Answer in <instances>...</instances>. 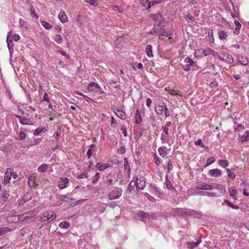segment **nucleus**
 <instances>
[{
	"label": "nucleus",
	"instance_id": "obj_24",
	"mask_svg": "<svg viewBox=\"0 0 249 249\" xmlns=\"http://www.w3.org/2000/svg\"><path fill=\"white\" fill-rule=\"evenodd\" d=\"M109 166L108 163H101L97 162L96 164V167L100 171H103L107 169Z\"/></svg>",
	"mask_w": 249,
	"mask_h": 249
},
{
	"label": "nucleus",
	"instance_id": "obj_12",
	"mask_svg": "<svg viewBox=\"0 0 249 249\" xmlns=\"http://www.w3.org/2000/svg\"><path fill=\"white\" fill-rule=\"evenodd\" d=\"M160 140L162 143H167L169 146H171L174 142L173 141L170 140L168 134H161Z\"/></svg>",
	"mask_w": 249,
	"mask_h": 249
},
{
	"label": "nucleus",
	"instance_id": "obj_6",
	"mask_svg": "<svg viewBox=\"0 0 249 249\" xmlns=\"http://www.w3.org/2000/svg\"><path fill=\"white\" fill-rule=\"evenodd\" d=\"M135 184L137 191L138 189L142 190L145 186V181L144 178L141 175H138L135 181H134Z\"/></svg>",
	"mask_w": 249,
	"mask_h": 249
},
{
	"label": "nucleus",
	"instance_id": "obj_23",
	"mask_svg": "<svg viewBox=\"0 0 249 249\" xmlns=\"http://www.w3.org/2000/svg\"><path fill=\"white\" fill-rule=\"evenodd\" d=\"M142 117L140 113V111L138 109L136 111L135 114V123L137 124H139L142 122Z\"/></svg>",
	"mask_w": 249,
	"mask_h": 249
},
{
	"label": "nucleus",
	"instance_id": "obj_33",
	"mask_svg": "<svg viewBox=\"0 0 249 249\" xmlns=\"http://www.w3.org/2000/svg\"><path fill=\"white\" fill-rule=\"evenodd\" d=\"M140 3L145 7L146 10L150 8V1L148 0H141Z\"/></svg>",
	"mask_w": 249,
	"mask_h": 249
},
{
	"label": "nucleus",
	"instance_id": "obj_53",
	"mask_svg": "<svg viewBox=\"0 0 249 249\" xmlns=\"http://www.w3.org/2000/svg\"><path fill=\"white\" fill-rule=\"evenodd\" d=\"M231 72L232 73V75L233 76V77L236 80H239L240 78H241V76H240V74H236V72L235 71V70H231Z\"/></svg>",
	"mask_w": 249,
	"mask_h": 249
},
{
	"label": "nucleus",
	"instance_id": "obj_45",
	"mask_svg": "<svg viewBox=\"0 0 249 249\" xmlns=\"http://www.w3.org/2000/svg\"><path fill=\"white\" fill-rule=\"evenodd\" d=\"M44 127L40 126L36 129L34 132V136H38L39 135V134L44 130Z\"/></svg>",
	"mask_w": 249,
	"mask_h": 249
},
{
	"label": "nucleus",
	"instance_id": "obj_57",
	"mask_svg": "<svg viewBox=\"0 0 249 249\" xmlns=\"http://www.w3.org/2000/svg\"><path fill=\"white\" fill-rule=\"evenodd\" d=\"M215 55H217L218 59L223 62H225V60H226L225 57V54H223V55L220 54L218 55L217 53L215 52Z\"/></svg>",
	"mask_w": 249,
	"mask_h": 249
},
{
	"label": "nucleus",
	"instance_id": "obj_61",
	"mask_svg": "<svg viewBox=\"0 0 249 249\" xmlns=\"http://www.w3.org/2000/svg\"><path fill=\"white\" fill-rule=\"evenodd\" d=\"M43 100L44 101H46V102H47L48 103H50V101L49 100V96H48V95L47 92H45L44 94L43 97Z\"/></svg>",
	"mask_w": 249,
	"mask_h": 249
},
{
	"label": "nucleus",
	"instance_id": "obj_44",
	"mask_svg": "<svg viewBox=\"0 0 249 249\" xmlns=\"http://www.w3.org/2000/svg\"><path fill=\"white\" fill-rule=\"evenodd\" d=\"M6 41L7 43V46L9 50L10 51L11 50H12L13 48V43L12 39H9V35L7 36Z\"/></svg>",
	"mask_w": 249,
	"mask_h": 249
},
{
	"label": "nucleus",
	"instance_id": "obj_50",
	"mask_svg": "<svg viewBox=\"0 0 249 249\" xmlns=\"http://www.w3.org/2000/svg\"><path fill=\"white\" fill-rule=\"evenodd\" d=\"M215 159L213 157L209 158L207 160V163H206V164L205 165V167H206V166H209L210 164H212L215 161Z\"/></svg>",
	"mask_w": 249,
	"mask_h": 249
},
{
	"label": "nucleus",
	"instance_id": "obj_49",
	"mask_svg": "<svg viewBox=\"0 0 249 249\" xmlns=\"http://www.w3.org/2000/svg\"><path fill=\"white\" fill-rule=\"evenodd\" d=\"M99 178H100V173L97 172L92 177V182L94 184L96 183L98 181Z\"/></svg>",
	"mask_w": 249,
	"mask_h": 249
},
{
	"label": "nucleus",
	"instance_id": "obj_10",
	"mask_svg": "<svg viewBox=\"0 0 249 249\" xmlns=\"http://www.w3.org/2000/svg\"><path fill=\"white\" fill-rule=\"evenodd\" d=\"M15 116L18 119L19 123L22 125H33L32 121L25 116H22L19 115H15Z\"/></svg>",
	"mask_w": 249,
	"mask_h": 249
},
{
	"label": "nucleus",
	"instance_id": "obj_59",
	"mask_svg": "<svg viewBox=\"0 0 249 249\" xmlns=\"http://www.w3.org/2000/svg\"><path fill=\"white\" fill-rule=\"evenodd\" d=\"M12 40H14L15 41H18L20 39V36L18 34H14L12 36Z\"/></svg>",
	"mask_w": 249,
	"mask_h": 249
},
{
	"label": "nucleus",
	"instance_id": "obj_16",
	"mask_svg": "<svg viewBox=\"0 0 249 249\" xmlns=\"http://www.w3.org/2000/svg\"><path fill=\"white\" fill-rule=\"evenodd\" d=\"M228 191L230 196L234 200H237L238 193L236 189L234 187L231 186L228 188Z\"/></svg>",
	"mask_w": 249,
	"mask_h": 249
},
{
	"label": "nucleus",
	"instance_id": "obj_5",
	"mask_svg": "<svg viewBox=\"0 0 249 249\" xmlns=\"http://www.w3.org/2000/svg\"><path fill=\"white\" fill-rule=\"evenodd\" d=\"M56 217V214L53 211L44 212L40 217L39 220L42 222L47 221H52Z\"/></svg>",
	"mask_w": 249,
	"mask_h": 249
},
{
	"label": "nucleus",
	"instance_id": "obj_54",
	"mask_svg": "<svg viewBox=\"0 0 249 249\" xmlns=\"http://www.w3.org/2000/svg\"><path fill=\"white\" fill-rule=\"evenodd\" d=\"M117 153L119 154H124L125 152V148L124 146H121L117 149Z\"/></svg>",
	"mask_w": 249,
	"mask_h": 249
},
{
	"label": "nucleus",
	"instance_id": "obj_15",
	"mask_svg": "<svg viewBox=\"0 0 249 249\" xmlns=\"http://www.w3.org/2000/svg\"><path fill=\"white\" fill-rule=\"evenodd\" d=\"M209 174L211 177H219L221 175L222 171L219 169L215 168L210 170L209 171Z\"/></svg>",
	"mask_w": 249,
	"mask_h": 249
},
{
	"label": "nucleus",
	"instance_id": "obj_43",
	"mask_svg": "<svg viewBox=\"0 0 249 249\" xmlns=\"http://www.w3.org/2000/svg\"><path fill=\"white\" fill-rule=\"evenodd\" d=\"M30 14L32 17H34L36 18H38V16L36 13L35 9L33 6H31V7L30 8Z\"/></svg>",
	"mask_w": 249,
	"mask_h": 249
},
{
	"label": "nucleus",
	"instance_id": "obj_52",
	"mask_svg": "<svg viewBox=\"0 0 249 249\" xmlns=\"http://www.w3.org/2000/svg\"><path fill=\"white\" fill-rule=\"evenodd\" d=\"M85 1L93 6H96L98 5L97 0H85Z\"/></svg>",
	"mask_w": 249,
	"mask_h": 249
},
{
	"label": "nucleus",
	"instance_id": "obj_40",
	"mask_svg": "<svg viewBox=\"0 0 249 249\" xmlns=\"http://www.w3.org/2000/svg\"><path fill=\"white\" fill-rule=\"evenodd\" d=\"M218 37L220 39L224 40L227 38V34L225 31H224L223 30L220 31L218 32Z\"/></svg>",
	"mask_w": 249,
	"mask_h": 249
},
{
	"label": "nucleus",
	"instance_id": "obj_17",
	"mask_svg": "<svg viewBox=\"0 0 249 249\" xmlns=\"http://www.w3.org/2000/svg\"><path fill=\"white\" fill-rule=\"evenodd\" d=\"M58 17L62 23H65L68 21V18L66 14L62 10H60V13L58 15Z\"/></svg>",
	"mask_w": 249,
	"mask_h": 249
},
{
	"label": "nucleus",
	"instance_id": "obj_9",
	"mask_svg": "<svg viewBox=\"0 0 249 249\" xmlns=\"http://www.w3.org/2000/svg\"><path fill=\"white\" fill-rule=\"evenodd\" d=\"M150 16L155 22L154 25L160 26L164 22L165 19L160 14H151Z\"/></svg>",
	"mask_w": 249,
	"mask_h": 249
},
{
	"label": "nucleus",
	"instance_id": "obj_39",
	"mask_svg": "<svg viewBox=\"0 0 249 249\" xmlns=\"http://www.w3.org/2000/svg\"><path fill=\"white\" fill-rule=\"evenodd\" d=\"M41 23L42 26L44 28H45L46 29L50 30V29H52L53 27L50 23H49V22H48L46 21H44V20L41 21Z\"/></svg>",
	"mask_w": 249,
	"mask_h": 249
},
{
	"label": "nucleus",
	"instance_id": "obj_26",
	"mask_svg": "<svg viewBox=\"0 0 249 249\" xmlns=\"http://www.w3.org/2000/svg\"><path fill=\"white\" fill-rule=\"evenodd\" d=\"M9 168L6 169L4 177V181L6 183H9L10 182L11 179V177L9 172Z\"/></svg>",
	"mask_w": 249,
	"mask_h": 249
},
{
	"label": "nucleus",
	"instance_id": "obj_8",
	"mask_svg": "<svg viewBox=\"0 0 249 249\" xmlns=\"http://www.w3.org/2000/svg\"><path fill=\"white\" fill-rule=\"evenodd\" d=\"M122 194V189L120 188H114L109 194V198L111 200L119 198Z\"/></svg>",
	"mask_w": 249,
	"mask_h": 249
},
{
	"label": "nucleus",
	"instance_id": "obj_48",
	"mask_svg": "<svg viewBox=\"0 0 249 249\" xmlns=\"http://www.w3.org/2000/svg\"><path fill=\"white\" fill-rule=\"evenodd\" d=\"M136 186L134 182V181L131 180L128 185V190L130 192H132L134 190V186Z\"/></svg>",
	"mask_w": 249,
	"mask_h": 249
},
{
	"label": "nucleus",
	"instance_id": "obj_7",
	"mask_svg": "<svg viewBox=\"0 0 249 249\" xmlns=\"http://www.w3.org/2000/svg\"><path fill=\"white\" fill-rule=\"evenodd\" d=\"M70 185V181L68 178L61 177L59 178L57 182V187L60 190L64 189Z\"/></svg>",
	"mask_w": 249,
	"mask_h": 249
},
{
	"label": "nucleus",
	"instance_id": "obj_55",
	"mask_svg": "<svg viewBox=\"0 0 249 249\" xmlns=\"http://www.w3.org/2000/svg\"><path fill=\"white\" fill-rule=\"evenodd\" d=\"M195 144L196 145L200 146L202 148H204L205 147L204 145L202 143V141L201 139H199L196 141L195 142Z\"/></svg>",
	"mask_w": 249,
	"mask_h": 249
},
{
	"label": "nucleus",
	"instance_id": "obj_64",
	"mask_svg": "<svg viewBox=\"0 0 249 249\" xmlns=\"http://www.w3.org/2000/svg\"><path fill=\"white\" fill-rule=\"evenodd\" d=\"M19 137L20 140H23L26 138V134H25L24 132L21 131L19 134Z\"/></svg>",
	"mask_w": 249,
	"mask_h": 249
},
{
	"label": "nucleus",
	"instance_id": "obj_56",
	"mask_svg": "<svg viewBox=\"0 0 249 249\" xmlns=\"http://www.w3.org/2000/svg\"><path fill=\"white\" fill-rule=\"evenodd\" d=\"M205 195L210 197H218L219 195H218L216 193L214 192H205Z\"/></svg>",
	"mask_w": 249,
	"mask_h": 249
},
{
	"label": "nucleus",
	"instance_id": "obj_37",
	"mask_svg": "<svg viewBox=\"0 0 249 249\" xmlns=\"http://www.w3.org/2000/svg\"><path fill=\"white\" fill-rule=\"evenodd\" d=\"M208 37L209 40L211 43H214V38L213 37V32L212 30H209L208 31Z\"/></svg>",
	"mask_w": 249,
	"mask_h": 249
},
{
	"label": "nucleus",
	"instance_id": "obj_30",
	"mask_svg": "<svg viewBox=\"0 0 249 249\" xmlns=\"http://www.w3.org/2000/svg\"><path fill=\"white\" fill-rule=\"evenodd\" d=\"M215 189L218 190L221 194H224L226 191L225 187L220 184H216Z\"/></svg>",
	"mask_w": 249,
	"mask_h": 249
},
{
	"label": "nucleus",
	"instance_id": "obj_21",
	"mask_svg": "<svg viewBox=\"0 0 249 249\" xmlns=\"http://www.w3.org/2000/svg\"><path fill=\"white\" fill-rule=\"evenodd\" d=\"M115 114L118 117L122 120H124L126 117L125 112L121 109H117L115 112Z\"/></svg>",
	"mask_w": 249,
	"mask_h": 249
},
{
	"label": "nucleus",
	"instance_id": "obj_63",
	"mask_svg": "<svg viewBox=\"0 0 249 249\" xmlns=\"http://www.w3.org/2000/svg\"><path fill=\"white\" fill-rule=\"evenodd\" d=\"M58 52L68 59H69L70 57V56L65 52L61 50H58Z\"/></svg>",
	"mask_w": 249,
	"mask_h": 249
},
{
	"label": "nucleus",
	"instance_id": "obj_20",
	"mask_svg": "<svg viewBox=\"0 0 249 249\" xmlns=\"http://www.w3.org/2000/svg\"><path fill=\"white\" fill-rule=\"evenodd\" d=\"M94 89H100L101 87L99 86V84L94 83V82L90 83L88 84V89L89 91H93Z\"/></svg>",
	"mask_w": 249,
	"mask_h": 249
},
{
	"label": "nucleus",
	"instance_id": "obj_58",
	"mask_svg": "<svg viewBox=\"0 0 249 249\" xmlns=\"http://www.w3.org/2000/svg\"><path fill=\"white\" fill-rule=\"evenodd\" d=\"M167 172L169 173H170V171L173 168V165H172V162L170 160H169L168 161V163L167 164Z\"/></svg>",
	"mask_w": 249,
	"mask_h": 249
},
{
	"label": "nucleus",
	"instance_id": "obj_60",
	"mask_svg": "<svg viewBox=\"0 0 249 249\" xmlns=\"http://www.w3.org/2000/svg\"><path fill=\"white\" fill-rule=\"evenodd\" d=\"M161 129L163 132V133H162V134H168L169 128L167 126H163L162 127Z\"/></svg>",
	"mask_w": 249,
	"mask_h": 249
},
{
	"label": "nucleus",
	"instance_id": "obj_29",
	"mask_svg": "<svg viewBox=\"0 0 249 249\" xmlns=\"http://www.w3.org/2000/svg\"><path fill=\"white\" fill-rule=\"evenodd\" d=\"M218 164L223 168H226L229 166V161L226 160H219L217 161Z\"/></svg>",
	"mask_w": 249,
	"mask_h": 249
},
{
	"label": "nucleus",
	"instance_id": "obj_1",
	"mask_svg": "<svg viewBox=\"0 0 249 249\" xmlns=\"http://www.w3.org/2000/svg\"><path fill=\"white\" fill-rule=\"evenodd\" d=\"M150 33L151 35H155L159 36H170L173 34L172 31L166 29L165 28L157 25H154L150 30Z\"/></svg>",
	"mask_w": 249,
	"mask_h": 249
},
{
	"label": "nucleus",
	"instance_id": "obj_27",
	"mask_svg": "<svg viewBox=\"0 0 249 249\" xmlns=\"http://www.w3.org/2000/svg\"><path fill=\"white\" fill-rule=\"evenodd\" d=\"M48 164L46 163H43L38 167L37 170L38 172L43 173L46 172L47 170L48 169Z\"/></svg>",
	"mask_w": 249,
	"mask_h": 249
},
{
	"label": "nucleus",
	"instance_id": "obj_34",
	"mask_svg": "<svg viewBox=\"0 0 249 249\" xmlns=\"http://www.w3.org/2000/svg\"><path fill=\"white\" fill-rule=\"evenodd\" d=\"M59 226L61 229H67L70 227V223L68 221H63L59 224Z\"/></svg>",
	"mask_w": 249,
	"mask_h": 249
},
{
	"label": "nucleus",
	"instance_id": "obj_19",
	"mask_svg": "<svg viewBox=\"0 0 249 249\" xmlns=\"http://www.w3.org/2000/svg\"><path fill=\"white\" fill-rule=\"evenodd\" d=\"M166 106L157 105L155 107V109L156 112L160 115H162L164 113V110Z\"/></svg>",
	"mask_w": 249,
	"mask_h": 249
},
{
	"label": "nucleus",
	"instance_id": "obj_4",
	"mask_svg": "<svg viewBox=\"0 0 249 249\" xmlns=\"http://www.w3.org/2000/svg\"><path fill=\"white\" fill-rule=\"evenodd\" d=\"M177 212L178 213H180L181 214H182L183 215L187 216H193L194 217H199L201 216L200 213L192 209H189L187 208H179L178 209Z\"/></svg>",
	"mask_w": 249,
	"mask_h": 249
},
{
	"label": "nucleus",
	"instance_id": "obj_62",
	"mask_svg": "<svg viewBox=\"0 0 249 249\" xmlns=\"http://www.w3.org/2000/svg\"><path fill=\"white\" fill-rule=\"evenodd\" d=\"M9 172L11 177H12L16 179L18 177V175L16 172H12L11 170L9 169Z\"/></svg>",
	"mask_w": 249,
	"mask_h": 249
},
{
	"label": "nucleus",
	"instance_id": "obj_25",
	"mask_svg": "<svg viewBox=\"0 0 249 249\" xmlns=\"http://www.w3.org/2000/svg\"><path fill=\"white\" fill-rule=\"evenodd\" d=\"M164 186H165L166 188L169 190H170L171 189H175V188L172 186L170 181L168 180V175L167 174L165 176V180L164 182Z\"/></svg>",
	"mask_w": 249,
	"mask_h": 249
},
{
	"label": "nucleus",
	"instance_id": "obj_3",
	"mask_svg": "<svg viewBox=\"0 0 249 249\" xmlns=\"http://www.w3.org/2000/svg\"><path fill=\"white\" fill-rule=\"evenodd\" d=\"M184 62L185 63V65L183 66V69L185 71L193 70V69L197 67L196 62L189 57L185 58L184 60Z\"/></svg>",
	"mask_w": 249,
	"mask_h": 249
},
{
	"label": "nucleus",
	"instance_id": "obj_22",
	"mask_svg": "<svg viewBox=\"0 0 249 249\" xmlns=\"http://www.w3.org/2000/svg\"><path fill=\"white\" fill-rule=\"evenodd\" d=\"M249 140V131H246L242 136H240V142L243 143Z\"/></svg>",
	"mask_w": 249,
	"mask_h": 249
},
{
	"label": "nucleus",
	"instance_id": "obj_32",
	"mask_svg": "<svg viewBox=\"0 0 249 249\" xmlns=\"http://www.w3.org/2000/svg\"><path fill=\"white\" fill-rule=\"evenodd\" d=\"M28 184L30 187H35L36 185L35 177H30L28 180Z\"/></svg>",
	"mask_w": 249,
	"mask_h": 249
},
{
	"label": "nucleus",
	"instance_id": "obj_2",
	"mask_svg": "<svg viewBox=\"0 0 249 249\" xmlns=\"http://www.w3.org/2000/svg\"><path fill=\"white\" fill-rule=\"evenodd\" d=\"M209 55L215 56V52L209 47L205 49H196L194 53V56L196 58H202Z\"/></svg>",
	"mask_w": 249,
	"mask_h": 249
},
{
	"label": "nucleus",
	"instance_id": "obj_42",
	"mask_svg": "<svg viewBox=\"0 0 249 249\" xmlns=\"http://www.w3.org/2000/svg\"><path fill=\"white\" fill-rule=\"evenodd\" d=\"M226 60H225V62L228 63H232L233 62V58L232 57V56L230 54H225V57Z\"/></svg>",
	"mask_w": 249,
	"mask_h": 249
},
{
	"label": "nucleus",
	"instance_id": "obj_36",
	"mask_svg": "<svg viewBox=\"0 0 249 249\" xmlns=\"http://www.w3.org/2000/svg\"><path fill=\"white\" fill-rule=\"evenodd\" d=\"M10 231H11V229L8 227L0 226V236L4 235Z\"/></svg>",
	"mask_w": 249,
	"mask_h": 249
},
{
	"label": "nucleus",
	"instance_id": "obj_18",
	"mask_svg": "<svg viewBox=\"0 0 249 249\" xmlns=\"http://www.w3.org/2000/svg\"><path fill=\"white\" fill-rule=\"evenodd\" d=\"M138 215L142 218L143 219H150L151 218L154 217V215L152 214L151 215L149 214L148 213H145L143 211H140L138 213Z\"/></svg>",
	"mask_w": 249,
	"mask_h": 249
},
{
	"label": "nucleus",
	"instance_id": "obj_46",
	"mask_svg": "<svg viewBox=\"0 0 249 249\" xmlns=\"http://www.w3.org/2000/svg\"><path fill=\"white\" fill-rule=\"evenodd\" d=\"M111 8L114 11H117L120 13H122L124 12V10L122 8L117 5H112Z\"/></svg>",
	"mask_w": 249,
	"mask_h": 249
},
{
	"label": "nucleus",
	"instance_id": "obj_14",
	"mask_svg": "<svg viewBox=\"0 0 249 249\" xmlns=\"http://www.w3.org/2000/svg\"><path fill=\"white\" fill-rule=\"evenodd\" d=\"M201 242V239L200 237L196 242H188L186 243V245L188 249H193L194 248L196 247Z\"/></svg>",
	"mask_w": 249,
	"mask_h": 249
},
{
	"label": "nucleus",
	"instance_id": "obj_28",
	"mask_svg": "<svg viewBox=\"0 0 249 249\" xmlns=\"http://www.w3.org/2000/svg\"><path fill=\"white\" fill-rule=\"evenodd\" d=\"M10 194L8 190L5 189L2 190L1 196L2 198L3 199V201L6 202Z\"/></svg>",
	"mask_w": 249,
	"mask_h": 249
},
{
	"label": "nucleus",
	"instance_id": "obj_31",
	"mask_svg": "<svg viewBox=\"0 0 249 249\" xmlns=\"http://www.w3.org/2000/svg\"><path fill=\"white\" fill-rule=\"evenodd\" d=\"M146 53L147 55L149 57H152L153 56L152 53V46L150 45H148L146 47Z\"/></svg>",
	"mask_w": 249,
	"mask_h": 249
},
{
	"label": "nucleus",
	"instance_id": "obj_51",
	"mask_svg": "<svg viewBox=\"0 0 249 249\" xmlns=\"http://www.w3.org/2000/svg\"><path fill=\"white\" fill-rule=\"evenodd\" d=\"M59 198L60 200L65 202H68L70 200H71L70 198L66 195H60Z\"/></svg>",
	"mask_w": 249,
	"mask_h": 249
},
{
	"label": "nucleus",
	"instance_id": "obj_35",
	"mask_svg": "<svg viewBox=\"0 0 249 249\" xmlns=\"http://www.w3.org/2000/svg\"><path fill=\"white\" fill-rule=\"evenodd\" d=\"M41 141V138H34L33 140H32L29 145V146H33L34 145L38 144Z\"/></svg>",
	"mask_w": 249,
	"mask_h": 249
},
{
	"label": "nucleus",
	"instance_id": "obj_11",
	"mask_svg": "<svg viewBox=\"0 0 249 249\" xmlns=\"http://www.w3.org/2000/svg\"><path fill=\"white\" fill-rule=\"evenodd\" d=\"M196 188L199 189L209 190L213 189L212 185L204 183L202 181L198 182L196 184Z\"/></svg>",
	"mask_w": 249,
	"mask_h": 249
},
{
	"label": "nucleus",
	"instance_id": "obj_13",
	"mask_svg": "<svg viewBox=\"0 0 249 249\" xmlns=\"http://www.w3.org/2000/svg\"><path fill=\"white\" fill-rule=\"evenodd\" d=\"M150 192L159 198H161L163 194L159 191V188L155 186H151L150 188Z\"/></svg>",
	"mask_w": 249,
	"mask_h": 249
},
{
	"label": "nucleus",
	"instance_id": "obj_41",
	"mask_svg": "<svg viewBox=\"0 0 249 249\" xmlns=\"http://www.w3.org/2000/svg\"><path fill=\"white\" fill-rule=\"evenodd\" d=\"M53 39L57 44H61L62 41V37L59 34H56L53 37Z\"/></svg>",
	"mask_w": 249,
	"mask_h": 249
},
{
	"label": "nucleus",
	"instance_id": "obj_38",
	"mask_svg": "<svg viewBox=\"0 0 249 249\" xmlns=\"http://www.w3.org/2000/svg\"><path fill=\"white\" fill-rule=\"evenodd\" d=\"M238 61L240 64L245 66L247 65L249 62V61L247 57L243 56L239 58Z\"/></svg>",
	"mask_w": 249,
	"mask_h": 249
},
{
	"label": "nucleus",
	"instance_id": "obj_47",
	"mask_svg": "<svg viewBox=\"0 0 249 249\" xmlns=\"http://www.w3.org/2000/svg\"><path fill=\"white\" fill-rule=\"evenodd\" d=\"M164 148H165V147H160L158 148V152L160 156H161L162 157H164L166 155V152L164 151Z\"/></svg>",
	"mask_w": 249,
	"mask_h": 249
}]
</instances>
